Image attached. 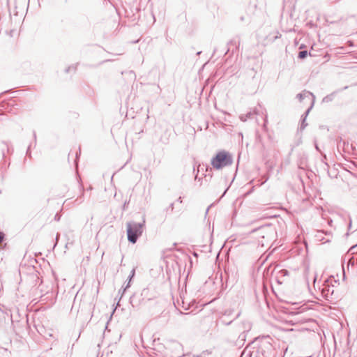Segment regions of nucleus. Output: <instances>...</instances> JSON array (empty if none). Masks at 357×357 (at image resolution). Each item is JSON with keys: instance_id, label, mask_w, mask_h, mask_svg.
<instances>
[{"instance_id": "obj_3", "label": "nucleus", "mask_w": 357, "mask_h": 357, "mask_svg": "<svg viewBox=\"0 0 357 357\" xmlns=\"http://www.w3.org/2000/svg\"><path fill=\"white\" fill-rule=\"evenodd\" d=\"M307 55V51H301L298 53V57L301 59H305Z\"/></svg>"}, {"instance_id": "obj_4", "label": "nucleus", "mask_w": 357, "mask_h": 357, "mask_svg": "<svg viewBox=\"0 0 357 357\" xmlns=\"http://www.w3.org/2000/svg\"><path fill=\"white\" fill-rule=\"evenodd\" d=\"M4 234L1 231H0V244L4 240Z\"/></svg>"}, {"instance_id": "obj_2", "label": "nucleus", "mask_w": 357, "mask_h": 357, "mask_svg": "<svg viewBox=\"0 0 357 357\" xmlns=\"http://www.w3.org/2000/svg\"><path fill=\"white\" fill-rule=\"evenodd\" d=\"M142 233V225L139 223H128L127 225V234L129 241L136 243L137 238Z\"/></svg>"}, {"instance_id": "obj_1", "label": "nucleus", "mask_w": 357, "mask_h": 357, "mask_svg": "<svg viewBox=\"0 0 357 357\" xmlns=\"http://www.w3.org/2000/svg\"><path fill=\"white\" fill-rule=\"evenodd\" d=\"M231 163L232 158L231 155L225 151H219L211 160V165L216 169H222L226 166L230 165Z\"/></svg>"}]
</instances>
